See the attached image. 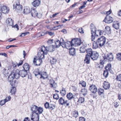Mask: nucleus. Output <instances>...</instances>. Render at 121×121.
<instances>
[{"mask_svg":"<svg viewBox=\"0 0 121 121\" xmlns=\"http://www.w3.org/2000/svg\"><path fill=\"white\" fill-rule=\"evenodd\" d=\"M1 72L2 74L4 75L5 77H6L8 76L9 74L8 71L7 70H6L5 69L3 68Z\"/></svg>","mask_w":121,"mask_h":121,"instance_id":"nucleus-27","label":"nucleus"},{"mask_svg":"<svg viewBox=\"0 0 121 121\" xmlns=\"http://www.w3.org/2000/svg\"><path fill=\"white\" fill-rule=\"evenodd\" d=\"M84 98L82 97L79 98L78 101V102L81 103H83L84 101Z\"/></svg>","mask_w":121,"mask_h":121,"instance_id":"nucleus-41","label":"nucleus"},{"mask_svg":"<svg viewBox=\"0 0 121 121\" xmlns=\"http://www.w3.org/2000/svg\"><path fill=\"white\" fill-rule=\"evenodd\" d=\"M52 45L49 47H45L44 46H41L39 48V51L38 54L40 59L44 58V54L46 55L48 52H51L52 49Z\"/></svg>","mask_w":121,"mask_h":121,"instance_id":"nucleus-2","label":"nucleus"},{"mask_svg":"<svg viewBox=\"0 0 121 121\" xmlns=\"http://www.w3.org/2000/svg\"><path fill=\"white\" fill-rule=\"evenodd\" d=\"M119 23L118 22H114L113 24V27L116 30L119 28Z\"/></svg>","mask_w":121,"mask_h":121,"instance_id":"nucleus-22","label":"nucleus"},{"mask_svg":"<svg viewBox=\"0 0 121 121\" xmlns=\"http://www.w3.org/2000/svg\"><path fill=\"white\" fill-rule=\"evenodd\" d=\"M1 10L2 12L4 13H8L9 11V9L5 6H2L1 8Z\"/></svg>","mask_w":121,"mask_h":121,"instance_id":"nucleus-16","label":"nucleus"},{"mask_svg":"<svg viewBox=\"0 0 121 121\" xmlns=\"http://www.w3.org/2000/svg\"><path fill=\"white\" fill-rule=\"evenodd\" d=\"M104 76H105L106 78L107 77L108 75V71L107 70H106L104 71V72L103 73Z\"/></svg>","mask_w":121,"mask_h":121,"instance_id":"nucleus-45","label":"nucleus"},{"mask_svg":"<svg viewBox=\"0 0 121 121\" xmlns=\"http://www.w3.org/2000/svg\"><path fill=\"white\" fill-rule=\"evenodd\" d=\"M67 98L69 100H70L74 98L73 94L70 92L68 93L66 95Z\"/></svg>","mask_w":121,"mask_h":121,"instance_id":"nucleus-24","label":"nucleus"},{"mask_svg":"<svg viewBox=\"0 0 121 121\" xmlns=\"http://www.w3.org/2000/svg\"><path fill=\"white\" fill-rule=\"evenodd\" d=\"M113 21V18L108 15H107L103 20L106 23H110L112 22Z\"/></svg>","mask_w":121,"mask_h":121,"instance_id":"nucleus-12","label":"nucleus"},{"mask_svg":"<svg viewBox=\"0 0 121 121\" xmlns=\"http://www.w3.org/2000/svg\"><path fill=\"white\" fill-rule=\"evenodd\" d=\"M103 87L105 89H109L110 87V83L105 81H104L103 83Z\"/></svg>","mask_w":121,"mask_h":121,"instance_id":"nucleus-18","label":"nucleus"},{"mask_svg":"<svg viewBox=\"0 0 121 121\" xmlns=\"http://www.w3.org/2000/svg\"><path fill=\"white\" fill-rule=\"evenodd\" d=\"M87 2V1H85L83 2V4L79 8V10H81L82 9L86 7L85 5H86V4Z\"/></svg>","mask_w":121,"mask_h":121,"instance_id":"nucleus-40","label":"nucleus"},{"mask_svg":"<svg viewBox=\"0 0 121 121\" xmlns=\"http://www.w3.org/2000/svg\"><path fill=\"white\" fill-rule=\"evenodd\" d=\"M6 102L4 99L2 100L0 102V104L1 105H3L5 104Z\"/></svg>","mask_w":121,"mask_h":121,"instance_id":"nucleus-53","label":"nucleus"},{"mask_svg":"<svg viewBox=\"0 0 121 121\" xmlns=\"http://www.w3.org/2000/svg\"><path fill=\"white\" fill-rule=\"evenodd\" d=\"M14 78L16 79L19 78L20 76L19 74V72L18 73H14Z\"/></svg>","mask_w":121,"mask_h":121,"instance_id":"nucleus-48","label":"nucleus"},{"mask_svg":"<svg viewBox=\"0 0 121 121\" xmlns=\"http://www.w3.org/2000/svg\"><path fill=\"white\" fill-rule=\"evenodd\" d=\"M63 41H64L63 39L61 38L60 39V41L58 40H57L55 42V44L56 46V47L58 48L61 45V42Z\"/></svg>","mask_w":121,"mask_h":121,"instance_id":"nucleus-19","label":"nucleus"},{"mask_svg":"<svg viewBox=\"0 0 121 121\" xmlns=\"http://www.w3.org/2000/svg\"><path fill=\"white\" fill-rule=\"evenodd\" d=\"M33 116L32 117V114L31 115V117H36V116H37L36 114H37L38 115H39L38 112L34 113H33Z\"/></svg>","mask_w":121,"mask_h":121,"instance_id":"nucleus-55","label":"nucleus"},{"mask_svg":"<svg viewBox=\"0 0 121 121\" xmlns=\"http://www.w3.org/2000/svg\"><path fill=\"white\" fill-rule=\"evenodd\" d=\"M30 119L28 117H26L25 118L24 120L23 121H29Z\"/></svg>","mask_w":121,"mask_h":121,"instance_id":"nucleus-64","label":"nucleus"},{"mask_svg":"<svg viewBox=\"0 0 121 121\" xmlns=\"http://www.w3.org/2000/svg\"><path fill=\"white\" fill-rule=\"evenodd\" d=\"M60 93L62 96H64L66 94V90L65 88H62L60 91Z\"/></svg>","mask_w":121,"mask_h":121,"instance_id":"nucleus-32","label":"nucleus"},{"mask_svg":"<svg viewBox=\"0 0 121 121\" xmlns=\"http://www.w3.org/2000/svg\"><path fill=\"white\" fill-rule=\"evenodd\" d=\"M86 52L87 54L86 55L84 61L87 64H89L90 62V58L93 60H96L99 57L98 53L96 52L93 51L91 48L86 50Z\"/></svg>","mask_w":121,"mask_h":121,"instance_id":"nucleus-1","label":"nucleus"},{"mask_svg":"<svg viewBox=\"0 0 121 121\" xmlns=\"http://www.w3.org/2000/svg\"><path fill=\"white\" fill-rule=\"evenodd\" d=\"M14 73H12L8 77V80L10 84L12 85L15 84V80H14Z\"/></svg>","mask_w":121,"mask_h":121,"instance_id":"nucleus-9","label":"nucleus"},{"mask_svg":"<svg viewBox=\"0 0 121 121\" xmlns=\"http://www.w3.org/2000/svg\"><path fill=\"white\" fill-rule=\"evenodd\" d=\"M111 64H108L105 66V69L106 70L108 71L110 70L111 69Z\"/></svg>","mask_w":121,"mask_h":121,"instance_id":"nucleus-37","label":"nucleus"},{"mask_svg":"<svg viewBox=\"0 0 121 121\" xmlns=\"http://www.w3.org/2000/svg\"><path fill=\"white\" fill-rule=\"evenodd\" d=\"M61 27V26L60 25L57 26H56L54 27V30H56L58 29V27L60 28Z\"/></svg>","mask_w":121,"mask_h":121,"instance_id":"nucleus-62","label":"nucleus"},{"mask_svg":"<svg viewBox=\"0 0 121 121\" xmlns=\"http://www.w3.org/2000/svg\"><path fill=\"white\" fill-rule=\"evenodd\" d=\"M19 74L22 77H25L27 75V71L23 69L19 71Z\"/></svg>","mask_w":121,"mask_h":121,"instance_id":"nucleus-15","label":"nucleus"},{"mask_svg":"<svg viewBox=\"0 0 121 121\" xmlns=\"http://www.w3.org/2000/svg\"><path fill=\"white\" fill-rule=\"evenodd\" d=\"M79 83L82 85V87H85L86 86V83L84 81H81V83Z\"/></svg>","mask_w":121,"mask_h":121,"instance_id":"nucleus-49","label":"nucleus"},{"mask_svg":"<svg viewBox=\"0 0 121 121\" xmlns=\"http://www.w3.org/2000/svg\"><path fill=\"white\" fill-rule=\"evenodd\" d=\"M90 28L91 30V40L92 41H93L96 37H97L98 35V34H96V28L93 24H91Z\"/></svg>","mask_w":121,"mask_h":121,"instance_id":"nucleus-5","label":"nucleus"},{"mask_svg":"<svg viewBox=\"0 0 121 121\" xmlns=\"http://www.w3.org/2000/svg\"><path fill=\"white\" fill-rule=\"evenodd\" d=\"M79 121H85L86 119L84 117H80L79 118Z\"/></svg>","mask_w":121,"mask_h":121,"instance_id":"nucleus-57","label":"nucleus"},{"mask_svg":"<svg viewBox=\"0 0 121 121\" xmlns=\"http://www.w3.org/2000/svg\"><path fill=\"white\" fill-rule=\"evenodd\" d=\"M40 78L43 79H45L47 78V73L46 72H44L40 74Z\"/></svg>","mask_w":121,"mask_h":121,"instance_id":"nucleus-25","label":"nucleus"},{"mask_svg":"<svg viewBox=\"0 0 121 121\" xmlns=\"http://www.w3.org/2000/svg\"><path fill=\"white\" fill-rule=\"evenodd\" d=\"M67 100H65L63 97L60 98L58 100V103L60 105H65V104L66 105V106H68L69 105V103L68 102Z\"/></svg>","mask_w":121,"mask_h":121,"instance_id":"nucleus-11","label":"nucleus"},{"mask_svg":"<svg viewBox=\"0 0 121 121\" xmlns=\"http://www.w3.org/2000/svg\"><path fill=\"white\" fill-rule=\"evenodd\" d=\"M104 90L103 89L100 88L98 89V94L99 95H101L104 93Z\"/></svg>","mask_w":121,"mask_h":121,"instance_id":"nucleus-38","label":"nucleus"},{"mask_svg":"<svg viewBox=\"0 0 121 121\" xmlns=\"http://www.w3.org/2000/svg\"><path fill=\"white\" fill-rule=\"evenodd\" d=\"M47 34H48L50 36H52L54 34V33H52L51 32L47 31Z\"/></svg>","mask_w":121,"mask_h":121,"instance_id":"nucleus-59","label":"nucleus"},{"mask_svg":"<svg viewBox=\"0 0 121 121\" xmlns=\"http://www.w3.org/2000/svg\"><path fill=\"white\" fill-rule=\"evenodd\" d=\"M106 42V38L104 36H102L98 38L96 41H94L93 43V48L96 49L99 47H101L105 44Z\"/></svg>","mask_w":121,"mask_h":121,"instance_id":"nucleus-3","label":"nucleus"},{"mask_svg":"<svg viewBox=\"0 0 121 121\" xmlns=\"http://www.w3.org/2000/svg\"><path fill=\"white\" fill-rule=\"evenodd\" d=\"M23 67L24 68L23 70L27 71L29 70L30 68V66L27 63H25L23 65Z\"/></svg>","mask_w":121,"mask_h":121,"instance_id":"nucleus-28","label":"nucleus"},{"mask_svg":"<svg viewBox=\"0 0 121 121\" xmlns=\"http://www.w3.org/2000/svg\"><path fill=\"white\" fill-rule=\"evenodd\" d=\"M49 106L48 108L51 110H52L54 109L55 107V105L54 104H49Z\"/></svg>","mask_w":121,"mask_h":121,"instance_id":"nucleus-42","label":"nucleus"},{"mask_svg":"<svg viewBox=\"0 0 121 121\" xmlns=\"http://www.w3.org/2000/svg\"><path fill=\"white\" fill-rule=\"evenodd\" d=\"M56 60L53 57H51L50 59V62L52 64H55L56 62Z\"/></svg>","mask_w":121,"mask_h":121,"instance_id":"nucleus-35","label":"nucleus"},{"mask_svg":"<svg viewBox=\"0 0 121 121\" xmlns=\"http://www.w3.org/2000/svg\"><path fill=\"white\" fill-rule=\"evenodd\" d=\"M113 56L112 53H106L105 54L104 56H103L104 60L107 61V60L109 61H112L113 60Z\"/></svg>","mask_w":121,"mask_h":121,"instance_id":"nucleus-8","label":"nucleus"},{"mask_svg":"<svg viewBox=\"0 0 121 121\" xmlns=\"http://www.w3.org/2000/svg\"><path fill=\"white\" fill-rule=\"evenodd\" d=\"M105 31L106 33L110 34L111 33V29L110 27L108 26L105 27Z\"/></svg>","mask_w":121,"mask_h":121,"instance_id":"nucleus-31","label":"nucleus"},{"mask_svg":"<svg viewBox=\"0 0 121 121\" xmlns=\"http://www.w3.org/2000/svg\"><path fill=\"white\" fill-rule=\"evenodd\" d=\"M35 74V76H40V73L39 72V70L38 69L35 70L33 72Z\"/></svg>","mask_w":121,"mask_h":121,"instance_id":"nucleus-33","label":"nucleus"},{"mask_svg":"<svg viewBox=\"0 0 121 121\" xmlns=\"http://www.w3.org/2000/svg\"><path fill=\"white\" fill-rule=\"evenodd\" d=\"M116 79L118 81H121V74H120L117 76Z\"/></svg>","mask_w":121,"mask_h":121,"instance_id":"nucleus-50","label":"nucleus"},{"mask_svg":"<svg viewBox=\"0 0 121 121\" xmlns=\"http://www.w3.org/2000/svg\"><path fill=\"white\" fill-rule=\"evenodd\" d=\"M81 92L84 96H85L87 93V90L85 88H84L83 89H82L81 91Z\"/></svg>","mask_w":121,"mask_h":121,"instance_id":"nucleus-34","label":"nucleus"},{"mask_svg":"<svg viewBox=\"0 0 121 121\" xmlns=\"http://www.w3.org/2000/svg\"><path fill=\"white\" fill-rule=\"evenodd\" d=\"M73 46H75L80 45L81 43V40L79 39L75 38L71 40Z\"/></svg>","mask_w":121,"mask_h":121,"instance_id":"nucleus-10","label":"nucleus"},{"mask_svg":"<svg viewBox=\"0 0 121 121\" xmlns=\"http://www.w3.org/2000/svg\"><path fill=\"white\" fill-rule=\"evenodd\" d=\"M104 32V31L102 30H98L97 31H96V34H97L98 33H99V35H102Z\"/></svg>","mask_w":121,"mask_h":121,"instance_id":"nucleus-51","label":"nucleus"},{"mask_svg":"<svg viewBox=\"0 0 121 121\" xmlns=\"http://www.w3.org/2000/svg\"><path fill=\"white\" fill-rule=\"evenodd\" d=\"M13 9L15 10H16L17 12L20 11L22 9V6L20 5V2L18 0H17L13 5Z\"/></svg>","mask_w":121,"mask_h":121,"instance_id":"nucleus-7","label":"nucleus"},{"mask_svg":"<svg viewBox=\"0 0 121 121\" xmlns=\"http://www.w3.org/2000/svg\"><path fill=\"white\" fill-rule=\"evenodd\" d=\"M16 89L15 87H12L10 93L12 95L15 94V92L16 91Z\"/></svg>","mask_w":121,"mask_h":121,"instance_id":"nucleus-36","label":"nucleus"},{"mask_svg":"<svg viewBox=\"0 0 121 121\" xmlns=\"http://www.w3.org/2000/svg\"><path fill=\"white\" fill-rule=\"evenodd\" d=\"M13 21L11 18H8L6 20V23L8 26H13Z\"/></svg>","mask_w":121,"mask_h":121,"instance_id":"nucleus-17","label":"nucleus"},{"mask_svg":"<svg viewBox=\"0 0 121 121\" xmlns=\"http://www.w3.org/2000/svg\"><path fill=\"white\" fill-rule=\"evenodd\" d=\"M90 28L91 30V40L92 41H93L96 37H97L98 35V34H96V28L93 24H91Z\"/></svg>","mask_w":121,"mask_h":121,"instance_id":"nucleus-4","label":"nucleus"},{"mask_svg":"<svg viewBox=\"0 0 121 121\" xmlns=\"http://www.w3.org/2000/svg\"><path fill=\"white\" fill-rule=\"evenodd\" d=\"M78 31L81 33H83V30L82 28L81 29H79L78 30Z\"/></svg>","mask_w":121,"mask_h":121,"instance_id":"nucleus-61","label":"nucleus"},{"mask_svg":"<svg viewBox=\"0 0 121 121\" xmlns=\"http://www.w3.org/2000/svg\"><path fill=\"white\" fill-rule=\"evenodd\" d=\"M106 61L104 60H104L102 61L100 63H99L100 64V65H101L102 66V67H103V65L104 64V61Z\"/></svg>","mask_w":121,"mask_h":121,"instance_id":"nucleus-60","label":"nucleus"},{"mask_svg":"<svg viewBox=\"0 0 121 121\" xmlns=\"http://www.w3.org/2000/svg\"><path fill=\"white\" fill-rule=\"evenodd\" d=\"M66 43L64 40V41H63L62 42H61V45H60L63 48H66Z\"/></svg>","mask_w":121,"mask_h":121,"instance_id":"nucleus-46","label":"nucleus"},{"mask_svg":"<svg viewBox=\"0 0 121 121\" xmlns=\"http://www.w3.org/2000/svg\"><path fill=\"white\" fill-rule=\"evenodd\" d=\"M13 66L14 67H16L18 63L16 62L12 63Z\"/></svg>","mask_w":121,"mask_h":121,"instance_id":"nucleus-58","label":"nucleus"},{"mask_svg":"<svg viewBox=\"0 0 121 121\" xmlns=\"http://www.w3.org/2000/svg\"><path fill=\"white\" fill-rule=\"evenodd\" d=\"M31 11L30 8L28 6L25 7L24 10V13L27 14L29 13Z\"/></svg>","mask_w":121,"mask_h":121,"instance_id":"nucleus-23","label":"nucleus"},{"mask_svg":"<svg viewBox=\"0 0 121 121\" xmlns=\"http://www.w3.org/2000/svg\"><path fill=\"white\" fill-rule=\"evenodd\" d=\"M36 16H37L39 18H41L42 17V14L40 13H38Z\"/></svg>","mask_w":121,"mask_h":121,"instance_id":"nucleus-56","label":"nucleus"},{"mask_svg":"<svg viewBox=\"0 0 121 121\" xmlns=\"http://www.w3.org/2000/svg\"><path fill=\"white\" fill-rule=\"evenodd\" d=\"M73 117L75 118L78 117V112L77 111H75L73 112Z\"/></svg>","mask_w":121,"mask_h":121,"instance_id":"nucleus-47","label":"nucleus"},{"mask_svg":"<svg viewBox=\"0 0 121 121\" xmlns=\"http://www.w3.org/2000/svg\"><path fill=\"white\" fill-rule=\"evenodd\" d=\"M23 61L21 60L19 62V63L17 65L18 67L22 65L23 64Z\"/></svg>","mask_w":121,"mask_h":121,"instance_id":"nucleus-63","label":"nucleus"},{"mask_svg":"<svg viewBox=\"0 0 121 121\" xmlns=\"http://www.w3.org/2000/svg\"><path fill=\"white\" fill-rule=\"evenodd\" d=\"M37 116L36 117H31V120L33 121H39V115H38L37 114H36Z\"/></svg>","mask_w":121,"mask_h":121,"instance_id":"nucleus-30","label":"nucleus"},{"mask_svg":"<svg viewBox=\"0 0 121 121\" xmlns=\"http://www.w3.org/2000/svg\"><path fill=\"white\" fill-rule=\"evenodd\" d=\"M89 89L91 92L94 93H96L97 91L96 86L93 84L91 85L90 86Z\"/></svg>","mask_w":121,"mask_h":121,"instance_id":"nucleus-14","label":"nucleus"},{"mask_svg":"<svg viewBox=\"0 0 121 121\" xmlns=\"http://www.w3.org/2000/svg\"><path fill=\"white\" fill-rule=\"evenodd\" d=\"M49 103L47 102H46V103H45V104L44 105L45 107V108H49Z\"/></svg>","mask_w":121,"mask_h":121,"instance_id":"nucleus-54","label":"nucleus"},{"mask_svg":"<svg viewBox=\"0 0 121 121\" xmlns=\"http://www.w3.org/2000/svg\"><path fill=\"white\" fill-rule=\"evenodd\" d=\"M51 87H53L54 88H56L57 87V85L56 83L54 82L53 83H50Z\"/></svg>","mask_w":121,"mask_h":121,"instance_id":"nucleus-43","label":"nucleus"},{"mask_svg":"<svg viewBox=\"0 0 121 121\" xmlns=\"http://www.w3.org/2000/svg\"><path fill=\"white\" fill-rule=\"evenodd\" d=\"M11 99V97L10 96H9L6 97V98L4 99L6 102L10 101Z\"/></svg>","mask_w":121,"mask_h":121,"instance_id":"nucleus-52","label":"nucleus"},{"mask_svg":"<svg viewBox=\"0 0 121 121\" xmlns=\"http://www.w3.org/2000/svg\"><path fill=\"white\" fill-rule=\"evenodd\" d=\"M69 49V54L70 55H72L73 56L75 55L76 52L75 49L74 48H72Z\"/></svg>","mask_w":121,"mask_h":121,"instance_id":"nucleus-20","label":"nucleus"},{"mask_svg":"<svg viewBox=\"0 0 121 121\" xmlns=\"http://www.w3.org/2000/svg\"><path fill=\"white\" fill-rule=\"evenodd\" d=\"M40 3V0H36L32 3V4L34 7H36L39 5Z\"/></svg>","mask_w":121,"mask_h":121,"instance_id":"nucleus-21","label":"nucleus"},{"mask_svg":"<svg viewBox=\"0 0 121 121\" xmlns=\"http://www.w3.org/2000/svg\"><path fill=\"white\" fill-rule=\"evenodd\" d=\"M116 58L118 60L121 61V53H118L116 54Z\"/></svg>","mask_w":121,"mask_h":121,"instance_id":"nucleus-39","label":"nucleus"},{"mask_svg":"<svg viewBox=\"0 0 121 121\" xmlns=\"http://www.w3.org/2000/svg\"><path fill=\"white\" fill-rule=\"evenodd\" d=\"M66 48L67 49H69L70 48L69 47H71L73 46L72 43L71 42V41H67L66 43Z\"/></svg>","mask_w":121,"mask_h":121,"instance_id":"nucleus-26","label":"nucleus"},{"mask_svg":"<svg viewBox=\"0 0 121 121\" xmlns=\"http://www.w3.org/2000/svg\"><path fill=\"white\" fill-rule=\"evenodd\" d=\"M38 55V56L39 57V59H37V60H36L35 58H34L33 62L35 66H39L40 65L41 63L42 62V59L43 58L40 59V57Z\"/></svg>","mask_w":121,"mask_h":121,"instance_id":"nucleus-13","label":"nucleus"},{"mask_svg":"<svg viewBox=\"0 0 121 121\" xmlns=\"http://www.w3.org/2000/svg\"><path fill=\"white\" fill-rule=\"evenodd\" d=\"M53 98L54 99L57 100L59 98V96L58 95L57 93L54 94L53 95Z\"/></svg>","mask_w":121,"mask_h":121,"instance_id":"nucleus-44","label":"nucleus"},{"mask_svg":"<svg viewBox=\"0 0 121 121\" xmlns=\"http://www.w3.org/2000/svg\"><path fill=\"white\" fill-rule=\"evenodd\" d=\"M31 110L32 111V117L33 116V113L38 112L39 114H41L43 111V108L41 107H38L35 105H32L31 107Z\"/></svg>","mask_w":121,"mask_h":121,"instance_id":"nucleus-6","label":"nucleus"},{"mask_svg":"<svg viewBox=\"0 0 121 121\" xmlns=\"http://www.w3.org/2000/svg\"><path fill=\"white\" fill-rule=\"evenodd\" d=\"M35 9H32L31 11V16L33 17H35L37 13Z\"/></svg>","mask_w":121,"mask_h":121,"instance_id":"nucleus-29","label":"nucleus"}]
</instances>
